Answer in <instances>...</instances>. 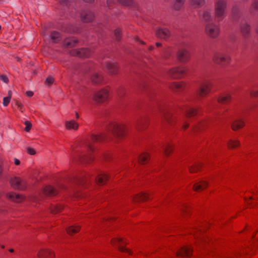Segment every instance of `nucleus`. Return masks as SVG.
<instances>
[{
    "label": "nucleus",
    "instance_id": "f257e3e1",
    "mask_svg": "<svg viewBox=\"0 0 258 258\" xmlns=\"http://www.w3.org/2000/svg\"><path fill=\"white\" fill-rule=\"evenodd\" d=\"M107 138L106 136L104 134H101L99 135H92L91 140L88 141L86 143V146L87 148L89 153L87 154H84L82 156L79 157V159L82 161L89 162L93 160V158L90 155V152L94 151V148L92 146V143L98 142L103 141Z\"/></svg>",
    "mask_w": 258,
    "mask_h": 258
},
{
    "label": "nucleus",
    "instance_id": "f03ea898",
    "mask_svg": "<svg viewBox=\"0 0 258 258\" xmlns=\"http://www.w3.org/2000/svg\"><path fill=\"white\" fill-rule=\"evenodd\" d=\"M226 2L224 0L218 1L215 6V17L217 22L222 21L225 16Z\"/></svg>",
    "mask_w": 258,
    "mask_h": 258
},
{
    "label": "nucleus",
    "instance_id": "7ed1b4c3",
    "mask_svg": "<svg viewBox=\"0 0 258 258\" xmlns=\"http://www.w3.org/2000/svg\"><path fill=\"white\" fill-rule=\"evenodd\" d=\"M108 130L114 137L118 138L122 137L126 133V128L124 124L116 123L111 124Z\"/></svg>",
    "mask_w": 258,
    "mask_h": 258
},
{
    "label": "nucleus",
    "instance_id": "20e7f679",
    "mask_svg": "<svg viewBox=\"0 0 258 258\" xmlns=\"http://www.w3.org/2000/svg\"><path fill=\"white\" fill-rule=\"evenodd\" d=\"M206 34L211 38H217L220 32V27L213 22L208 23L205 25Z\"/></svg>",
    "mask_w": 258,
    "mask_h": 258
},
{
    "label": "nucleus",
    "instance_id": "39448f33",
    "mask_svg": "<svg viewBox=\"0 0 258 258\" xmlns=\"http://www.w3.org/2000/svg\"><path fill=\"white\" fill-rule=\"evenodd\" d=\"M230 59L228 54L220 52H215L213 57V61L221 66H224L229 63Z\"/></svg>",
    "mask_w": 258,
    "mask_h": 258
},
{
    "label": "nucleus",
    "instance_id": "423d86ee",
    "mask_svg": "<svg viewBox=\"0 0 258 258\" xmlns=\"http://www.w3.org/2000/svg\"><path fill=\"white\" fill-rule=\"evenodd\" d=\"M12 187L16 189L24 190L27 187L26 181L20 178L14 177L12 178L10 181Z\"/></svg>",
    "mask_w": 258,
    "mask_h": 258
},
{
    "label": "nucleus",
    "instance_id": "0eeeda50",
    "mask_svg": "<svg viewBox=\"0 0 258 258\" xmlns=\"http://www.w3.org/2000/svg\"><path fill=\"white\" fill-rule=\"evenodd\" d=\"M108 97V91L102 89L94 93L93 99L96 102L101 103L107 100Z\"/></svg>",
    "mask_w": 258,
    "mask_h": 258
},
{
    "label": "nucleus",
    "instance_id": "6e6552de",
    "mask_svg": "<svg viewBox=\"0 0 258 258\" xmlns=\"http://www.w3.org/2000/svg\"><path fill=\"white\" fill-rule=\"evenodd\" d=\"M212 84L209 81L202 82L197 91L198 95L201 97L206 96L210 91Z\"/></svg>",
    "mask_w": 258,
    "mask_h": 258
},
{
    "label": "nucleus",
    "instance_id": "1a4fd4ad",
    "mask_svg": "<svg viewBox=\"0 0 258 258\" xmlns=\"http://www.w3.org/2000/svg\"><path fill=\"white\" fill-rule=\"evenodd\" d=\"M186 71L183 67L175 68L170 70L168 72V75L172 78L177 79L183 76Z\"/></svg>",
    "mask_w": 258,
    "mask_h": 258
},
{
    "label": "nucleus",
    "instance_id": "9d476101",
    "mask_svg": "<svg viewBox=\"0 0 258 258\" xmlns=\"http://www.w3.org/2000/svg\"><path fill=\"white\" fill-rule=\"evenodd\" d=\"M177 57L179 61L181 62L187 61L190 57V53L188 50L184 48H180L177 53Z\"/></svg>",
    "mask_w": 258,
    "mask_h": 258
},
{
    "label": "nucleus",
    "instance_id": "9b49d317",
    "mask_svg": "<svg viewBox=\"0 0 258 258\" xmlns=\"http://www.w3.org/2000/svg\"><path fill=\"white\" fill-rule=\"evenodd\" d=\"M94 17L92 12L89 10H83L80 14V18L82 22L88 23L92 21Z\"/></svg>",
    "mask_w": 258,
    "mask_h": 258
},
{
    "label": "nucleus",
    "instance_id": "f8f14e48",
    "mask_svg": "<svg viewBox=\"0 0 258 258\" xmlns=\"http://www.w3.org/2000/svg\"><path fill=\"white\" fill-rule=\"evenodd\" d=\"M92 53V50L88 48H82L78 50H74L71 52V54L80 57H89Z\"/></svg>",
    "mask_w": 258,
    "mask_h": 258
},
{
    "label": "nucleus",
    "instance_id": "ddd939ff",
    "mask_svg": "<svg viewBox=\"0 0 258 258\" xmlns=\"http://www.w3.org/2000/svg\"><path fill=\"white\" fill-rule=\"evenodd\" d=\"M156 36L161 39H167L171 35L170 31L166 28H159L155 32Z\"/></svg>",
    "mask_w": 258,
    "mask_h": 258
},
{
    "label": "nucleus",
    "instance_id": "4468645a",
    "mask_svg": "<svg viewBox=\"0 0 258 258\" xmlns=\"http://www.w3.org/2000/svg\"><path fill=\"white\" fill-rule=\"evenodd\" d=\"M112 243L113 245H117L120 251L122 252H126L131 254V252L128 249L125 248L123 245H122V244H124L125 242L123 241L121 238L117 237L113 239L112 240Z\"/></svg>",
    "mask_w": 258,
    "mask_h": 258
},
{
    "label": "nucleus",
    "instance_id": "2eb2a0df",
    "mask_svg": "<svg viewBox=\"0 0 258 258\" xmlns=\"http://www.w3.org/2000/svg\"><path fill=\"white\" fill-rule=\"evenodd\" d=\"M161 115L162 117L169 123L172 124L175 120V117L173 116L172 113L169 112L168 110L162 111L161 112Z\"/></svg>",
    "mask_w": 258,
    "mask_h": 258
},
{
    "label": "nucleus",
    "instance_id": "dca6fc26",
    "mask_svg": "<svg viewBox=\"0 0 258 258\" xmlns=\"http://www.w3.org/2000/svg\"><path fill=\"white\" fill-rule=\"evenodd\" d=\"M240 31L243 37L247 38L249 36L250 32V26L246 23H241L240 25Z\"/></svg>",
    "mask_w": 258,
    "mask_h": 258
},
{
    "label": "nucleus",
    "instance_id": "f3484780",
    "mask_svg": "<svg viewBox=\"0 0 258 258\" xmlns=\"http://www.w3.org/2000/svg\"><path fill=\"white\" fill-rule=\"evenodd\" d=\"M7 197L13 201L18 203L21 202L25 198L24 197L21 195L16 194L12 192L8 193L7 194Z\"/></svg>",
    "mask_w": 258,
    "mask_h": 258
},
{
    "label": "nucleus",
    "instance_id": "a211bd4d",
    "mask_svg": "<svg viewBox=\"0 0 258 258\" xmlns=\"http://www.w3.org/2000/svg\"><path fill=\"white\" fill-rule=\"evenodd\" d=\"M192 250L189 247L184 246L178 252H176L177 256H189L191 254Z\"/></svg>",
    "mask_w": 258,
    "mask_h": 258
},
{
    "label": "nucleus",
    "instance_id": "6ab92c4d",
    "mask_svg": "<svg viewBox=\"0 0 258 258\" xmlns=\"http://www.w3.org/2000/svg\"><path fill=\"white\" fill-rule=\"evenodd\" d=\"M182 111L186 117H190L197 113L196 109L189 106H186L185 108L182 109Z\"/></svg>",
    "mask_w": 258,
    "mask_h": 258
},
{
    "label": "nucleus",
    "instance_id": "aec40b11",
    "mask_svg": "<svg viewBox=\"0 0 258 258\" xmlns=\"http://www.w3.org/2000/svg\"><path fill=\"white\" fill-rule=\"evenodd\" d=\"M208 183L207 181L204 180H201L198 182L196 183L193 188L196 191H201L206 188L208 186Z\"/></svg>",
    "mask_w": 258,
    "mask_h": 258
},
{
    "label": "nucleus",
    "instance_id": "412c9836",
    "mask_svg": "<svg viewBox=\"0 0 258 258\" xmlns=\"http://www.w3.org/2000/svg\"><path fill=\"white\" fill-rule=\"evenodd\" d=\"M115 0H107V5L108 7H111L112 3H114ZM119 3L124 6H131L133 5V0H117Z\"/></svg>",
    "mask_w": 258,
    "mask_h": 258
},
{
    "label": "nucleus",
    "instance_id": "4be33fe9",
    "mask_svg": "<svg viewBox=\"0 0 258 258\" xmlns=\"http://www.w3.org/2000/svg\"><path fill=\"white\" fill-rule=\"evenodd\" d=\"M108 179V175L105 173H100L95 177L96 182L99 185L105 184Z\"/></svg>",
    "mask_w": 258,
    "mask_h": 258
},
{
    "label": "nucleus",
    "instance_id": "5701e85b",
    "mask_svg": "<svg viewBox=\"0 0 258 258\" xmlns=\"http://www.w3.org/2000/svg\"><path fill=\"white\" fill-rule=\"evenodd\" d=\"M65 126L67 130H77L79 127V124L75 120H71L65 122Z\"/></svg>",
    "mask_w": 258,
    "mask_h": 258
},
{
    "label": "nucleus",
    "instance_id": "b1692460",
    "mask_svg": "<svg viewBox=\"0 0 258 258\" xmlns=\"http://www.w3.org/2000/svg\"><path fill=\"white\" fill-rule=\"evenodd\" d=\"M244 125V122L243 120L241 119H236L232 123L231 127L233 130L235 131L242 128Z\"/></svg>",
    "mask_w": 258,
    "mask_h": 258
},
{
    "label": "nucleus",
    "instance_id": "393cba45",
    "mask_svg": "<svg viewBox=\"0 0 258 258\" xmlns=\"http://www.w3.org/2000/svg\"><path fill=\"white\" fill-rule=\"evenodd\" d=\"M78 40L74 38H68L64 41V45L67 47H72L77 45Z\"/></svg>",
    "mask_w": 258,
    "mask_h": 258
},
{
    "label": "nucleus",
    "instance_id": "a878e982",
    "mask_svg": "<svg viewBox=\"0 0 258 258\" xmlns=\"http://www.w3.org/2000/svg\"><path fill=\"white\" fill-rule=\"evenodd\" d=\"M106 67L109 73L111 74H116L117 73V66L115 62H107Z\"/></svg>",
    "mask_w": 258,
    "mask_h": 258
},
{
    "label": "nucleus",
    "instance_id": "bb28decb",
    "mask_svg": "<svg viewBox=\"0 0 258 258\" xmlns=\"http://www.w3.org/2000/svg\"><path fill=\"white\" fill-rule=\"evenodd\" d=\"M202 19L205 22L208 23H211L210 21L212 19V14L210 11L205 10L203 12L202 14Z\"/></svg>",
    "mask_w": 258,
    "mask_h": 258
},
{
    "label": "nucleus",
    "instance_id": "cd10ccee",
    "mask_svg": "<svg viewBox=\"0 0 258 258\" xmlns=\"http://www.w3.org/2000/svg\"><path fill=\"white\" fill-rule=\"evenodd\" d=\"M231 100V96L229 94H225L220 96L217 101L220 103H225L229 102Z\"/></svg>",
    "mask_w": 258,
    "mask_h": 258
},
{
    "label": "nucleus",
    "instance_id": "c85d7f7f",
    "mask_svg": "<svg viewBox=\"0 0 258 258\" xmlns=\"http://www.w3.org/2000/svg\"><path fill=\"white\" fill-rule=\"evenodd\" d=\"M53 255V252L50 250H41L38 253V256L40 258L52 256Z\"/></svg>",
    "mask_w": 258,
    "mask_h": 258
},
{
    "label": "nucleus",
    "instance_id": "c756f323",
    "mask_svg": "<svg viewBox=\"0 0 258 258\" xmlns=\"http://www.w3.org/2000/svg\"><path fill=\"white\" fill-rule=\"evenodd\" d=\"M44 194L48 196H53L56 194V191L51 186H46L43 189Z\"/></svg>",
    "mask_w": 258,
    "mask_h": 258
},
{
    "label": "nucleus",
    "instance_id": "7c9ffc66",
    "mask_svg": "<svg viewBox=\"0 0 258 258\" xmlns=\"http://www.w3.org/2000/svg\"><path fill=\"white\" fill-rule=\"evenodd\" d=\"M147 120L145 118H142L138 119L136 122V128L138 130H140L145 128Z\"/></svg>",
    "mask_w": 258,
    "mask_h": 258
},
{
    "label": "nucleus",
    "instance_id": "2f4dec72",
    "mask_svg": "<svg viewBox=\"0 0 258 258\" xmlns=\"http://www.w3.org/2000/svg\"><path fill=\"white\" fill-rule=\"evenodd\" d=\"M185 85L183 82L181 83H173L171 87L173 90L175 91H180L184 88Z\"/></svg>",
    "mask_w": 258,
    "mask_h": 258
},
{
    "label": "nucleus",
    "instance_id": "473e14b6",
    "mask_svg": "<svg viewBox=\"0 0 258 258\" xmlns=\"http://www.w3.org/2000/svg\"><path fill=\"white\" fill-rule=\"evenodd\" d=\"M92 81L96 84H100L102 81V77L96 73H94L91 76Z\"/></svg>",
    "mask_w": 258,
    "mask_h": 258
},
{
    "label": "nucleus",
    "instance_id": "72a5a7b5",
    "mask_svg": "<svg viewBox=\"0 0 258 258\" xmlns=\"http://www.w3.org/2000/svg\"><path fill=\"white\" fill-rule=\"evenodd\" d=\"M149 159V155L147 153H144L138 157V161L141 164H146Z\"/></svg>",
    "mask_w": 258,
    "mask_h": 258
},
{
    "label": "nucleus",
    "instance_id": "f704fd0d",
    "mask_svg": "<svg viewBox=\"0 0 258 258\" xmlns=\"http://www.w3.org/2000/svg\"><path fill=\"white\" fill-rule=\"evenodd\" d=\"M185 0H175L173 4V8L175 10H179L183 7Z\"/></svg>",
    "mask_w": 258,
    "mask_h": 258
},
{
    "label": "nucleus",
    "instance_id": "c9c22d12",
    "mask_svg": "<svg viewBox=\"0 0 258 258\" xmlns=\"http://www.w3.org/2000/svg\"><path fill=\"white\" fill-rule=\"evenodd\" d=\"M80 229L79 226H71L67 228V233L70 235H72L74 233L78 232Z\"/></svg>",
    "mask_w": 258,
    "mask_h": 258
},
{
    "label": "nucleus",
    "instance_id": "e433bc0d",
    "mask_svg": "<svg viewBox=\"0 0 258 258\" xmlns=\"http://www.w3.org/2000/svg\"><path fill=\"white\" fill-rule=\"evenodd\" d=\"M51 39L54 42H57L60 39V34L56 31H53L51 34Z\"/></svg>",
    "mask_w": 258,
    "mask_h": 258
},
{
    "label": "nucleus",
    "instance_id": "4c0bfd02",
    "mask_svg": "<svg viewBox=\"0 0 258 258\" xmlns=\"http://www.w3.org/2000/svg\"><path fill=\"white\" fill-rule=\"evenodd\" d=\"M172 146L169 144H166L163 146V152L165 156H168L172 151Z\"/></svg>",
    "mask_w": 258,
    "mask_h": 258
},
{
    "label": "nucleus",
    "instance_id": "58836bf2",
    "mask_svg": "<svg viewBox=\"0 0 258 258\" xmlns=\"http://www.w3.org/2000/svg\"><path fill=\"white\" fill-rule=\"evenodd\" d=\"M63 207L60 205H53L50 208V211L53 214H56L58 212H59L61 209H62Z\"/></svg>",
    "mask_w": 258,
    "mask_h": 258
},
{
    "label": "nucleus",
    "instance_id": "ea45409f",
    "mask_svg": "<svg viewBox=\"0 0 258 258\" xmlns=\"http://www.w3.org/2000/svg\"><path fill=\"white\" fill-rule=\"evenodd\" d=\"M228 146L229 148H235L240 145V143L238 140H230L227 143Z\"/></svg>",
    "mask_w": 258,
    "mask_h": 258
},
{
    "label": "nucleus",
    "instance_id": "a19ab883",
    "mask_svg": "<svg viewBox=\"0 0 258 258\" xmlns=\"http://www.w3.org/2000/svg\"><path fill=\"white\" fill-rule=\"evenodd\" d=\"M148 199V195L146 194L142 193L137 195L136 200L137 201H144Z\"/></svg>",
    "mask_w": 258,
    "mask_h": 258
},
{
    "label": "nucleus",
    "instance_id": "79ce46f5",
    "mask_svg": "<svg viewBox=\"0 0 258 258\" xmlns=\"http://www.w3.org/2000/svg\"><path fill=\"white\" fill-rule=\"evenodd\" d=\"M205 4V0H191V4L195 7H201Z\"/></svg>",
    "mask_w": 258,
    "mask_h": 258
},
{
    "label": "nucleus",
    "instance_id": "37998d69",
    "mask_svg": "<svg viewBox=\"0 0 258 258\" xmlns=\"http://www.w3.org/2000/svg\"><path fill=\"white\" fill-rule=\"evenodd\" d=\"M202 167V164L201 163H198L197 164H195V165L189 167V170L190 172L193 173L197 172V171L199 170L200 168Z\"/></svg>",
    "mask_w": 258,
    "mask_h": 258
},
{
    "label": "nucleus",
    "instance_id": "c03bdc74",
    "mask_svg": "<svg viewBox=\"0 0 258 258\" xmlns=\"http://www.w3.org/2000/svg\"><path fill=\"white\" fill-rule=\"evenodd\" d=\"M87 177L82 175L79 177H77L75 179V182H76L78 184H84L86 180H87Z\"/></svg>",
    "mask_w": 258,
    "mask_h": 258
},
{
    "label": "nucleus",
    "instance_id": "a18cd8bd",
    "mask_svg": "<svg viewBox=\"0 0 258 258\" xmlns=\"http://www.w3.org/2000/svg\"><path fill=\"white\" fill-rule=\"evenodd\" d=\"M125 94V89L123 87H120L117 91V95L118 97L122 99Z\"/></svg>",
    "mask_w": 258,
    "mask_h": 258
},
{
    "label": "nucleus",
    "instance_id": "49530a36",
    "mask_svg": "<svg viewBox=\"0 0 258 258\" xmlns=\"http://www.w3.org/2000/svg\"><path fill=\"white\" fill-rule=\"evenodd\" d=\"M114 36L115 39L117 40H119L121 37V31L119 29L117 28L114 31Z\"/></svg>",
    "mask_w": 258,
    "mask_h": 258
},
{
    "label": "nucleus",
    "instance_id": "de8ad7c7",
    "mask_svg": "<svg viewBox=\"0 0 258 258\" xmlns=\"http://www.w3.org/2000/svg\"><path fill=\"white\" fill-rule=\"evenodd\" d=\"M15 105L18 107L21 112H23L24 111L25 109L24 106L21 102L16 100L15 101Z\"/></svg>",
    "mask_w": 258,
    "mask_h": 258
},
{
    "label": "nucleus",
    "instance_id": "09e8293b",
    "mask_svg": "<svg viewBox=\"0 0 258 258\" xmlns=\"http://www.w3.org/2000/svg\"><path fill=\"white\" fill-rule=\"evenodd\" d=\"M24 124L26 125L25 131L27 132H29L31 128L32 124L29 121H26L24 122Z\"/></svg>",
    "mask_w": 258,
    "mask_h": 258
},
{
    "label": "nucleus",
    "instance_id": "8fccbe9b",
    "mask_svg": "<svg viewBox=\"0 0 258 258\" xmlns=\"http://www.w3.org/2000/svg\"><path fill=\"white\" fill-rule=\"evenodd\" d=\"M10 97H5L3 98V105L4 106H7L10 101Z\"/></svg>",
    "mask_w": 258,
    "mask_h": 258
},
{
    "label": "nucleus",
    "instance_id": "3c124183",
    "mask_svg": "<svg viewBox=\"0 0 258 258\" xmlns=\"http://www.w3.org/2000/svg\"><path fill=\"white\" fill-rule=\"evenodd\" d=\"M251 8L254 10L258 11V1H255L251 6ZM253 11V10H251Z\"/></svg>",
    "mask_w": 258,
    "mask_h": 258
},
{
    "label": "nucleus",
    "instance_id": "603ef678",
    "mask_svg": "<svg viewBox=\"0 0 258 258\" xmlns=\"http://www.w3.org/2000/svg\"><path fill=\"white\" fill-rule=\"evenodd\" d=\"M53 78L51 77H48L46 79V83L48 84V85H51V84H52V83L53 82Z\"/></svg>",
    "mask_w": 258,
    "mask_h": 258
},
{
    "label": "nucleus",
    "instance_id": "864d4df0",
    "mask_svg": "<svg viewBox=\"0 0 258 258\" xmlns=\"http://www.w3.org/2000/svg\"><path fill=\"white\" fill-rule=\"evenodd\" d=\"M73 0H59L61 5H68Z\"/></svg>",
    "mask_w": 258,
    "mask_h": 258
},
{
    "label": "nucleus",
    "instance_id": "5fc2aeb1",
    "mask_svg": "<svg viewBox=\"0 0 258 258\" xmlns=\"http://www.w3.org/2000/svg\"><path fill=\"white\" fill-rule=\"evenodd\" d=\"M206 122H202L199 123V124L198 125V126L196 127L195 130H201V128H203V127L205 125Z\"/></svg>",
    "mask_w": 258,
    "mask_h": 258
},
{
    "label": "nucleus",
    "instance_id": "6e6d98bb",
    "mask_svg": "<svg viewBox=\"0 0 258 258\" xmlns=\"http://www.w3.org/2000/svg\"><path fill=\"white\" fill-rule=\"evenodd\" d=\"M0 79L5 83H8L9 81L8 78L3 75L0 76Z\"/></svg>",
    "mask_w": 258,
    "mask_h": 258
},
{
    "label": "nucleus",
    "instance_id": "4d7b16f0",
    "mask_svg": "<svg viewBox=\"0 0 258 258\" xmlns=\"http://www.w3.org/2000/svg\"><path fill=\"white\" fill-rule=\"evenodd\" d=\"M27 152L30 155H34L35 154L34 149L32 148H28L27 149Z\"/></svg>",
    "mask_w": 258,
    "mask_h": 258
},
{
    "label": "nucleus",
    "instance_id": "13d9d810",
    "mask_svg": "<svg viewBox=\"0 0 258 258\" xmlns=\"http://www.w3.org/2000/svg\"><path fill=\"white\" fill-rule=\"evenodd\" d=\"M250 95L251 96H254V97L257 96H258V90L251 91Z\"/></svg>",
    "mask_w": 258,
    "mask_h": 258
},
{
    "label": "nucleus",
    "instance_id": "bf43d9fd",
    "mask_svg": "<svg viewBox=\"0 0 258 258\" xmlns=\"http://www.w3.org/2000/svg\"><path fill=\"white\" fill-rule=\"evenodd\" d=\"M188 126V123H186V122L185 120L182 121V127L183 129H186Z\"/></svg>",
    "mask_w": 258,
    "mask_h": 258
},
{
    "label": "nucleus",
    "instance_id": "052dcab7",
    "mask_svg": "<svg viewBox=\"0 0 258 258\" xmlns=\"http://www.w3.org/2000/svg\"><path fill=\"white\" fill-rule=\"evenodd\" d=\"M26 94L28 97H31L33 95V92L30 91H28L26 92Z\"/></svg>",
    "mask_w": 258,
    "mask_h": 258
},
{
    "label": "nucleus",
    "instance_id": "680f3d73",
    "mask_svg": "<svg viewBox=\"0 0 258 258\" xmlns=\"http://www.w3.org/2000/svg\"><path fill=\"white\" fill-rule=\"evenodd\" d=\"M236 13H237V12L236 11V10H233V11H232L233 17L235 19H236L237 18V17H238V16H237Z\"/></svg>",
    "mask_w": 258,
    "mask_h": 258
},
{
    "label": "nucleus",
    "instance_id": "e2e57ef3",
    "mask_svg": "<svg viewBox=\"0 0 258 258\" xmlns=\"http://www.w3.org/2000/svg\"><path fill=\"white\" fill-rule=\"evenodd\" d=\"M14 163L16 165H19L20 164V161L18 159L15 158Z\"/></svg>",
    "mask_w": 258,
    "mask_h": 258
},
{
    "label": "nucleus",
    "instance_id": "0e129e2a",
    "mask_svg": "<svg viewBox=\"0 0 258 258\" xmlns=\"http://www.w3.org/2000/svg\"><path fill=\"white\" fill-rule=\"evenodd\" d=\"M12 91L11 90H9L8 91V96H7V97H10V99H11V97H12Z\"/></svg>",
    "mask_w": 258,
    "mask_h": 258
},
{
    "label": "nucleus",
    "instance_id": "69168bd1",
    "mask_svg": "<svg viewBox=\"0 0 258 258\" xmlns=\"http://www.w3.org/2000/svg\"><path fill=\"white\" fill-rule=\"evenodd\" d=\"M156 45L157 47L161 46V43H160V42H156Z\"/></svg>",
    "mask_w": 258,
    "mask_h": 258
},
{
    "label": "nucleus",
    "instance_id": "338daca9",
    "mask_svg": "<svg viewBox=\"0 0 258 258\" xmlns=\"http://www.w3.org/2000/svg\"><path fill=\"white\" fill-rule=\"evenodd\" d=\"M84 2L87 3H92L94 0H83Z\"/></svg>",
    "mask_w": 258,
    "mask_h": 258
},
{
    "label": "nucleus",
    "instance_id": "774afa93",
    "mask_svg": "<svg viewBox=\"0 0 258 258\" xmlns=\"http://www.w3.org/2000/svg\"><path fill=\"white\" fill-rule=\"evenodd\" d=\"M154 48V47L152 46H150L149 47V50H152Z\"/></svg>",
    "mask_w": 258,
    "mask_h": 258
}]
</instances>
